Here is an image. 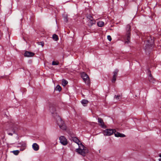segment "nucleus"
<instances>
[{
    "label": "nucleus",
    "instance_id": "1",
    "mask_svg": "<svg viewBox=\"0 0 161 161\" xmlns=\"http://www.w3.org/2000/svg\"><path fill=\"white\" fill-rule=\"evenodd\" d=\"M7 126L9 127L7 129V133L8 135L12 136L13 134L15 133V131L18 129V126L16 124L14 123L13 121L10 122L7 124Z\"/></svg>",
    "mask_w": 161,
    "mask_h": 161
},
{
    "label": "nucleus",
    "instance_id": "2",
    "mask_svg": "<svg viewBox=\"0 0 161 161\" xmlns=\"http://www.w3.org/2000/svg\"><path fill=\"white\" fill-rule=\"evenodd\" d=\"M54 117L56 119L57 123L59 128L63 130H66L67 127L65 125L64 122L62 119L61 117L56 114V116H54Z\"/></svg>",
    "mask_w": 161,
    "mask_h": 161
},
{
    "label": "nucleus",
    "instance_id": "3",
    "mask_svg": "<svg viewBox=\"0 0 161 161\" xmlns=\"http://www.w3.org/2000/svg\"><path fill=\"white\" fill-rule=\"evenodd\" d=\"M130 28L131 26L129 25L128 24L126 25V35L125 36V43L128 44L130 42Z\"/></svg>",
    "mask_w": 161,
    "mask_h": 161
},
{
    "label": "nucleus",
    "instance_id": "4",
    "mask_svg": "<svg viewBox=\"0 0 161 161\" xmlns=\"http://www.w3.org/2000/svg\"><path fill=\"white\" fill-rule=\"evenodd\" d=\"M81 76L85 83L87 85L90 86V81L88 75L85 72H82L81 74Z\"/></svg>",
    "mask_w": 161,
    "mask_h": 161
},
{
    "label": "nucleus",
    "instance_id": "5",
    "mask_svg": "<svg viewBox=\"0 0 161 161\" xmlns=\"http://www.w3.org/2000/svg\"><path fill=\"white\" fill-rule=\"evenodd\" d=\"M147 43L146 45V49H147L148 48L152 49L154 43L153 39L151 37H149L147 39Z\"/></svg>",
    "mask_w": 161,
    "mask_h": 161
},
{
    "label": "nucleus",
    "instance_id": "6",
    "mask_svg": "<svg viewBox=\"0 0 161 161\" xmlns=\"http://www.w3.org/2000/svg\"><path fill=\"white\" fill-rule=\"evenodd\" d=\"M115 132H116L115 129H107L103 131V133L104 135L110 136Z\"/></svg>",
    "mask_w": 161,
    "mask_h": 161
},
{
    "label": "nucleus",
    "instance_id": "7",
    "mask_svg": "<svg viewBox=\"0 0 161 161\" xmlns=\"http://www.w3.org/2000/svg\"><path fill=\"white\" fill-rule=\"evenodd\" d=\"M89 151L87 148L85 147L81 149L80 151L78 152V153L84 157L86 156V154L89 153Z\"/></svg>",
    "mask_w": 161,
    "mask_h": 161
},
{
    "label": "nucleus",
    "instance_id": "8",
    "mask_svg": "<svg viewBox=\"0 0 161 161\" xmlns=\"http://www.w3.org/2000/svg\"><path fill=\"white\" fill-rule=\"evenodd\" d=\"M119 70L118 69H115L114 71L113 72V76L112 79V82L113 83H114L115 82L116 80V77L118 75V73L119 72Z\"/></svg>",
    "mask_w": 161,
    "mask_h": 161
},
{
    "label": "nucleus",
    "instance_id": "9",
    "mask_svg": "<svg viewBox=\"0 0 161 161\" xmlns=\"http://www.w3.org/2000/svg\"><path fill=\"white\" fill-rule=\"evenodd\" d=\"M60 142L64 145H66L68 144L67 139L64 136H61L59 137Z\"/></svg>",
    "mask_w": 161,
    "mask_h": 161
},
{
    "label": "nucleus",
    "instance_id": "10",
    "mask_svg": "<svg viewBox=\"0 0 161 161\" xmlns=\"http://www.w3.org/2000/svg\"><path fill=\"white\" fill-rule=\"evenodd\" d=\"M98 122L100 124H99L101 127L103 128H106L107 127L106 125H104V122L103 119L100 118L98 117Z\"/></svg>",
    "mask_w": 161,
    "mask_h": 161
},
{
    "label": "nucleus",
    "instance_id": "11",
    "mask_svg": "<svg viewBox=\"0 0 161 161\" xmlns=\"http://www.w3.org/2000/svg\"><path fill=\"white\" fill-rule=\"evenodd\" d=\"M35 53H34L25 51L24 54V55L25 57H30L33 56L35 55Z\"/></svg>",
    "mask_w": 161,
    "mask_h": 161
},
{
    "label": "nucleus",
    "instance_id": "12",
    "mask_svg": "<svg viewBox=\"0 0 161 161\" xmlns=\"http://www.w3.org/2000/svg\"><path fill=\"white\" fill-rule=\"evenodd\" d=\"M49 110L52 114H53V116L54 117L56 116V114L57 115L56 113H55L56 112V109L53 106H51L50 107Z\"/></svg>",
    "mask_w": 161,
    "mask_h": 161
},
{
    "label": "nucleus",
    "instance_id": "13",
    "mask_svg": "<svg viewBox=\"0 0 161 161\" xmlns=\"http://www.w3.org/2000/svg\"><path fill=\"white\" fill-rule=\"evenodd\" d=\"M88 25L89 27L92 26L94 24L96 23V21L95 19H91L87 21Z\"/></svg>",
    "mask_w": 161,
    "mask_h": 161
},
{
    "label": "nucleus",
    "instance_id": "14",
    "mask_svg": "<svg viewBox=\"0 0 161 161\" xmlns=\"http://www.w3.org/2000/svg\"><path fill=\"white\" fill-rule=\"evenodd\" d=\"M77 144L78 145L79 147L76 149V151L78 153V152L80 151L81 149H82L85 146H84L80 142Z\"/></svg>",
    "mask_w": 161,
    "mask_h": 161
},
{
    "label": "nucleus",
    "instance_id": "15",
    "mask_svg": "<svg viewBox=\"0 0 161 161\" xmlns=\"http://www.w3.org/2000/svg\"><path fill=\"white\" fill-rule=\"evenodd\" d=\"M32 148L35 151H37L39 149V146L36 143H34L33 144Z\"/></svg>",
    "mask_w": 161,
    "mask_h": 161
},
{
    "label": "nucleus",
    "instance_id": "16",
    "mask_svg": "<svg viewBox=\"0 0 161 161\" xmlns=\"http://www.w3.org/2000/svg\"><path fill=\"white\" fill-rule=\"evenodd\" d=\"M148 80L150 82L153 83H154L155 81V79L153 77L152 75L148 76Z\"/></svg>",
    "mask_w": 161,
    "mask_h": 161
},
{
    "label": "nucleus",
    "instance_id": "17",
    "mask_svg": "<svg viewBox=\"0 0 161 161\" xmlns=\"http://www.w3.org/2000/svg\"><path fill=\"white\" fill-rule=\"evenodd\" d=\"M88 102V101L86 99H83L81 101V103L84 106H86Z\"/></svg>",
    "mask_w": 161,
    "mask_h": 161
},
{
    "label": "nucleus",
    "instance_id": "18",
    "mask_svg": "<svg viewBox=\"0 0 161 161\" xmlns=\"http://www.w3.org/2000/svg\"><path fill=\"white\" fill-rule=\"evenodd\" d=\"M72 140L74 142L77 143V144H78L80 142V141L76 137H73Z\"/></svg>",
    "mask_w": 161,
    "mask_h": 161
},
{
    "label": "nucleus",
    "instance_id": "19",
    "mask_svg": "<svg viewBox=\"0 0 161 161\" xmlns=\"http://www.w3.org/2000/svg\"><path fill=\"white\" fill-rule=\"evenodd\" d=\"M53 39L55 41H57L58 40V36L56 34H53L52 36Z\"/></svg>",
    "mask_w": 161,
    "mask_h": 161
},
{
    "label": "nucleus",
    "instance_id": "20",
    "mask_svg": "<svg viewBox=\"0 0 161 161\" xmlns=\"http://www.w3.org/2000/svg\"><path fill=\"white\" fill-rule=\"evenodd\" d=\"M68 81L64 79H63L62 80V84L63 86H65L67 84Z\"/></svg>",
    "mask_w": 161,
    "mask_h": 161
},
{
    "label": "nucleus",
    "instance_id": "21",
    "mask_svg": "<svg viewBox=\"0 0 161 161\" xmlns=\"http://www.w3.org/2000/svg\"><path fill=\"white\" fill-rule=\"evenodd\" d=\"M104 22L102 21H99L97 23V25L98 26L101 27L103 26L104 25Z\"/></svg>",
    "mask_w": 161,
    "mask_h": 161
},
{
    "label": "nucleus",
    "instance_id": "22",
    "mask_svg": "<svg viewBox=\"0 0 161 161\" xmlns=\"http://www.w3.org/2000/svg\"><path fill=\"white\" fill-rule=\"evenodd\" d=\"M122 97V95H115L114 96V98H115L117 100H119V99H121Z\"/></svg>",
    "mask_w": 161,
    "mask_h": 161
},
{
    "label": "nucleus",
    "instance_id": "23",
    "mask_svg": "<svg viewBox=\"0 0 161 161\" xmlns=\"http://www.w3.org/2000/svg\"><path fill=\"white\" fill-rule=\"evenodd\" d=\"M55 90L56 91H58L60 92L61 90V87L59 85H58L56 86Z\"/></svg>",
    "mask_w": 161,
    "mask_h": 161
},
{
    "label": "nucleus",
    "instance_id": "24",
    "mask_svg": "<svg viewBox=\"0 0 161 161\" xmlns=\"http://www.w3.org/2000/svg\"><path fill=\"white\" fill-rule=\"evenodd\" d=\"M15 155H17L19 153V151L18 150H14L12 152Z\"/></svg>",
    "mask_w": 161,
    "mask_h": 161
},
{
    "label": "nucleus",
    "instance_id": "25",
    "mask_svg": "<svg viewBox=\"0 0 161 161\" xmlns=\"http://www.w3.org/2000/svg\"><path fill=\"white\" fill-rule=\"evenodd\" d=\"M87 21L88 20H90L91 19H93V18L91 15H89L88 16H87Z\"/></svg>",
    "mask_w": 161,
    "mask_h": 161
},
{
    "label": "nucleus",
    "instance_id": "26",
    "mask_svg": "<svg viewBox=\"0 0 161 161\" xmlns=\"http://www.w3.org/2000/svg\"><path fill=\"white\" fill-rule=\"evenodd\" d=\"M116 132H114V133L115 136L116 137H119V135L120 133L118 132H117L116 133Z\"/></svg>",
    "mask_w": 161,
    "mask_h": 161
},
{
    "label": "nucleus",
    "instance_id": "27",
    "mask_svg": "<svg viewBox=\"0 0 161 161\" xmlns=\"http://www.w3.org/2000/svg\"><path fill=\"white\" fill-rule=\"evenodd\" d=\"M59 64L58 62H56L54 61H53L52 64L53 65H58Z\"/></svg>",
    "mask_w": 161,
    "mask_h": 161
},
{
    "label": "nucleus",
    "instance_id": "28",
    "mask_svg": "<svg viewBox=\"0 0 161 161\" xmlns=\"http://www.w3.org/2000/svg\"><path fill=\"white\" fill-rule=\"evenodd\" d=\"M64 21L65 22H67L68 20L67 19V15H65L64 16Z\"/></svg>",
    "mask_w": 161,
    "mask_h": 161
},
{
    "label": "nucleus",
    "instance_id": "29",
    "mask_svg": "<svg viewBox=\"0 0 161 161\" xmlns=\"http://www.w3.org/2000/svg\"><path fill=\"white\" fill-rule=\"evenodd\" d=\"M44 43L43 42H39V45H42V47H43L44 45Z\"/></svg>",
    "mask_w": 161,
    "mask_h": 161
},
{
    "label": "nucleus",
    "instance_id": "30",
    "mask_svg": "<svg viewBox=\"0 0 161 161\" xmlns=\"http://www.w3.org/2000/svg\"><path fill=\"white\" fill-rule=\"evenodd\" d=\"M107 39L109 41H111L112 40L111 37L110 35L108 36Z\"/></svg>",
    "mask_w": 161,
    "mask_h": 161
},
{
    "label": "nucleus",
    "instance_id": "31",
    "mask_svg": "<svg viewBox=\"0 0 161 161\" xmlns=\"http://www.w3.org/2000/svg\"><path fill=\"white\" fill-rule=\"evenodd\" d=\"M125 135H124V134H122V133H120L119 137H125Z\"/></svg>",
    "mask_w": 161,
    "mask_h": 161
},
{
    "label": "nucleus",
    "instance_id": "32",
    "mask_svg": "<svg viewBox=\"0 0 161 161\" xmlns=\"http://www.w3.org/2000/svg\"><path fill=\"white\" fill-rule=\"evenodd\" d=\"M148 69V72H147V73L148 74V75H152L151 74V71L149 70V69Z\"/></svg>",
    "mask_w": 161,
    "mask_h": 161
},
{
    "label": "nucleus",
    "instance_id": "33",
    "mask_svg": "<svg viewBox=\"0 0 161 161\" xmlns=\"http://www.w3.org/2000/svg\"><path fill=\"white\" fill-rule=\"evenodd\" d=\"M159 161H161V158H159V159H158Z\"/></svg>",
    "mask_w": 161,
    "mask_h": 161
},
{
    "label": "nucleus",
    "instance_id": "34",
    "mask_svg": "<svg viewBox=\"0 0 161 161\" xmlns=\"http://www.w3.org/2000/svg\"><path fill=\"white\" fill-rule=\"evenodd\" d=\"M159 157L161 158V154H160L159 155Z\"/></svg>",
    "mask_w": 161,
    "mask_h": 161
},
{
    "label": "nucleus",
    "instance_id": "35",
    "mask_svg": "<svg viewBox=\"0 0 161 161\" xmlns=\"http://www.w3.org/2000/svg\"><path fill=\"white\" fill-rule=\"evenodd\" d=\"M100 150H101V149H100V150H99V153H100Z\"/></svg>",
    "mask_w": 161,
    "mask_h": 161
},
{
    "label": "nucleus",
    "instance_id": "36",
    "mask_svg": "<svg viewBox=\"0 0 161 161\" xmlns=\"http://www.w3.org/2000/svg\"><path fill=\"white\" fill-rule=\"evenodd\" d=\"M17 1H19V0H17Z\"/></svg>",
    "mask_w": 161,
    "mask_h": 161
}]
</instances>
